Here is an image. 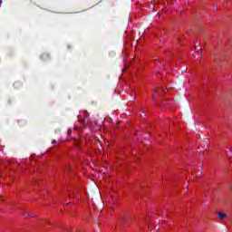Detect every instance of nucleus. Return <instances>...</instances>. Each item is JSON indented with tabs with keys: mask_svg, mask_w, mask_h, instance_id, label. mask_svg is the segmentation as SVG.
I'll return each mask as SVG.
<instances>
[{
	"mask_svg": "<svg viewBox=\"0 0 232 232\" xmlns=\"http://www.w3.org/2000/svg\"><path fill=\"white\" fill-rule=\"evenodd\" d=\"M160 90H162V92H166V91L164 90V88H160Z\"/></svg>",
	"mask_w": 232,
	"mask_h": 232,
	"instance_id": "1a4fd4ad",
	"label": "nucleus"
},
{
	"mask_svg": "<svg viewBox=\"0 0 232 232\" xmlns=\"http://www.w3.org/2000/svg\"><path fill=\"white\" fill-rule=\"evenodd\" d=\"M67 135H72V129H69L68 131H67Z\"/></svg>",
	"mask_w": 232,
	"mask_h": 232,
	"instance_id": "0eeeda50",
	"label": "nucleus"
},
{
	"mask_svg": "<svg viewBox=\"0 0 232 232\" xmlns=\"http://www.w3.org/2000/svg\"><path fill=\"white\" fill-rule=\"evenodd\" d=\"M229 151H232V149L231 148H228Z\"/></svg>",
	"mask_w": 232,
	"mask_h": 232,
	"instance_id": "9b49d317",
	"label": "nucleus"
},
{
	"mask_svg": "<svg viewBox=\"0 0 232 232\" xmlns=\"http://www.w3.org/2000/svg\"><path fill=\"white\" fill-rule=\"evenodd\" d=\"M135 134H136V135H139V134L137 133V131L135 132Z\"/></svg>",
	"mask_w": 232,
	"mask_h": 232,
	"instance_id": "4468645a",
	"label": "nucleus"
},
{
	"mask_svg": "<svg viewBox=\"0 0 232 232\" xmlns=\"http://www.w3.org/2000/svg\"><path fill=\"white\" fill-rule=\"evenodd\" d=\"M90 114H88V112H85V115L83 116V122H86V121H88V117Z\"/></svg>",
	"mask_w": 232,
	"mask_h": 232,
	"instance_id": "20e7f679",
	"label": "nucleus"
},
{
	"mask_svg": "<svg viewBox=\"0 0 232 232\" xmlns=\"http://www.w3.org/2000/svg\"><path fill=\"white\" fill-rule=\"evenodd\" d=\"M24 217L26 218V217H30V214L28 212H24L23 213Z\"/></svg>",
	"mask_w": 232,
	"mask_h": 232,
	"instance_id": "423d86ee",
	"label": "nucleus"
},
{
	"mask_svg": "<svg viewBox=\"0 0 232 232\" xmlns=\"http://www.w3.org/2000/svg\"><path fill=\"white\" fill-rule=\"evenodd\" d=\"M41 60L44 61V63H48L51 59L50 53H43L40 56Z\"/></svg>",
	"mask_w": 232,
	"mask_h": 232,
	"instance_id": "f03ea898",
	"label": "nucleus"
},
{
	"mask_svg": "<svg viewBox=\"0 0 232 232\" xmlns=\"http://www.w3.org/2000/svg\"><path fill=\"white\" fill-rule=\"evenodd\" d=\"M55 142H57V140H53L52 144H55Z\"/></svg>",
	"mask_w": 232,
	"mask_h": 232,
	"instance_id": "6e6552de",
	"label": "nucleus"
},
{
	"mask_svg": "<svg viewBox=\"0 0 232 232\" xmlns=\"http://www.w3.org/2000/svg\"><path fill=\"white\" fill-rule=\"evenodd\" d=\"M18 86H21V82H15L14 83V88H17Z\"/></svg>",
	"mask_w": 232,
	"mask_h": 232,
	"instance_id": "39448f33",
	"label": "nucleus"
},
{
	"mask_svg": "<svg viewBox=\"0 0 232 232\" xmlns=\"http://www.w3.org/2000/svg\"><path fill=\"white\" fill-rule=\"evenodd\" d=\"M119 226H121V227H124L126 226H130V217H128V216H121L120 218Z\"/></svg>",
	"mask_w": 232,
	"mask_h": 232,
	"instance_id": "f257e3e1",
	"label": "nucleus"
},
{
	"mask_svg": "<svg viewBox=\"0 0 232 232\" xmlns=\"http://www.w3.org/2000/svg\"><path fill=\"white\" fill-rule=\"evenodd\" d=\"M187 71V69H183V72H186Z\"/></svg>",
	"mask_w": 232,
	"mask_h": 232,
	"instance_id": "ddd939ff",
	"label": "nucleus"
},
{
	"mask_svg": "<svg viewBox=\"0 0 232 232\" xmlns=\"http://www.w3.org/2000/svg\"><path fill=\"white\" fill-rule=\"evenodd\" d=\"M223 3H226V0H222Z\"/></svg>",
	"mask_w": 232,
	"mask_h": 232,
	"instance_id": "f8f14e48",
	"label": "nucleus"
},
{
	"mask_svg": "<svg viewBox=\"0 0 232 232\" xmlns=\"http://www.w3.org/2000/svg\"><path fill=\"white\" fill-rule=\"evenodd\" d=\"M218 218L222 220L226 218L227 215L224 212H218Z\"/></svg>",
	"mask_w": 232,
	"mask_h": 232,
	"instance_id": "7ed1b4c3",
	"label": "nucleus"
},
{
	"mask_svg": "<svg viewBox=\"0 0 232 232\" xmlns=\"http://www.w3.org/2000/svg\"><path fill=\"white\" fill-rule=\"evenodd\" d=\"M76 146H77V148H79V143L78 142H76Z\"/></svg>",
	"mask_w": 232,
	"mask_h": 232,
	"instance_id": "9d476101",
	"label": "nucleus"
}]
</instances>
